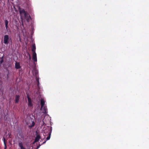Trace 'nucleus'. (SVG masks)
I'll return each mask as SVG.
<instances>
[{"label":"nucleus","mask_w":149,"mask_h":149,"mask_svg":"<svg viewBox=\"0 0 149 149\" xmlns=\"http://www.w3.org/2000/svg\"><path fill=\"white\" fill-rule=\"evenodd\" d=\"M52 129L51 128L48 127L46 129L43 133V135L45 136H48L46 138V140L41 145H39L37 147V149L39 148L40 146L42 144H43L45 143L46 142V141L49 140L51 137V134L52 132Z\"/></svg>","instance_id":"1"},{"label":"nucleus","mask_w":149,"mask_h":149,"mask_svg":"<svg viewBox=\"0 0 149 149\" xmlns=\"http://www.w3.org/2000/svg\"><path fill=\"white\" fill-rule=\"evenodd\" d=\"M19 12L21 16L24 15L25 19H26L27 22H29L31 17L28 13L23 9L19 8Z\"/></svg>","instance_id":"2"},{"label":"nucleus","mask_w":149,"mask_h":149,"mask_svg":"<svg viewBox=\"0 0 149 149\" xmlns=\"http://www.w3.org/2000/svg\"><path fill=\"white\" fill-rule=\"evenodd\" d=\"M10 40L11 42H12V39L11 38H9L8 35H5L4 36L3 42L5 44H8Z\"/></svg>","instance_id":"3"},{"label":"nucleus","mask_w":149,"mask_h":149,"mask_svg":"<svg viewBox=\"0 0 149 149\" xmlns=\"http://www.w3.org/2000/svg\"><path fill=\"white\" fill-rule=\"evenodd\" d=\"M27 98L28 100V105L30 107H31L33 106V104L30 98L29 94L27 95Z\"/></svg>","instance_id":"4"},{"label":"nucleus","mask_w":149,"mask_h":149,"mask_svg":"<svg viewBox=\"0 0 149 149\" xmlns=\"http://www.w3.org/2000/svg\"><path fill=\"white\" fill-rule=\"evenodd\" d=\"M32 60L34 62L37 61L36 54V52H33L32 54Z\"/></svg>","instance_id":"5"},{"label":"nucleus","mask_w":149,"mask_h":149,"mask_svg":"<svg viewBox=\"0 0 149 149\" xmlns=\"http://www.w3.org/2000/svg\"><path fill=\"white\" fill-rule=\"evenodd\" d=\"M40 135L39 134H37L36 137V138L35 139V140H34V143H36L37 142H38L39 141V139H40Z\"/></svg>","instance_id":"6"},{"label":"nucleus","mask_w":149,"mask_h":149,"mask_svg":"<svg viewBox=\"0 0 149 149\" xmlns=\"http://www.w3.org/2000/svg\"><path fill=\"white\" fill-rule=\"evenodd\" d=\"M21 67L19 63L17 62H16L15 65V68L17 69L20 68Z\"/></svg>","instance_id":"7"},{"label":"nucleus","mask_w":149,"mask_h":149,"mask_svg":"<svg viewBox=\"0 0 149 149\" xmlns=\"http://www.w3.org/2000/svg\"><path fill=\"white\" fill-rule=\"evenodd\" d=\"M20 96L19 95H16L15 97V103H17L19 101V99Z\"/></svg>","instance_id":"8"},{"label":"nucleus","mask_w":149,"mask_h":149,"mask_svg":"<svg viewBox=\"0 0 149 149\" xmlns=\"http://www.w3.org/2000/svg\"><path fill=\"white\" fill-rule=\"evenodd\" d=\"M40 104L41 105V109H42L43 106L45 104V101L43 99H42L41 100Z\"/></svg>","instance_id":"9"},{"label":"nucleus","mask_w":149,"mask_h":149,"mask_svg":"<svg viewBox=\"0 0 149 149\" xmlns=\"http://www.w3.org/2000/svg\"><path fill=\"white\" fill-rule=\"evenodd\" d=\"M19 146L20 147V149H25V148L23 147L22 142H19Z\"/></svg>","instance_id":"10"},{"label":"nucleus","mask_w":149,"mask_h":149,"mask_svg":"<svg viewBox=\"0 0 149 149\" xmlns=\"http://www.w3.org/2000/svg\"><path fill=\"white\" fill-rule=\"evenodd\" d=\"M36 49V47L35 46V44H33L32 45V51L33 52H35Z\"/></svg>","instance_id":"11"},{"label":"nucleus","mask_w":149,"mask_h":149,"mask_svg":"<svg viewBox=\"0 0 149 149\" xmlns=\"http://www.w3.org/2000/svg\"><path fill=\"white\" fill-rule=\"evenodd\" d=\"M4 23L5 24V26L6 30H8V22L7 20L6 19L4 21Z\"/></svg>","instance_id":"12"},{"label":"nucleus","mask_w":149,"mask_h":149,"mask_svg":"<svg viewBox=\"0 0 149 149\" xmlns=\"http://www.w3.org/2000/svg\"><path fill=\"white\" fill-rule=\"evenodd\" d=\"M3 141L4 144V147H5L4 149H6V148H7V146H6V144L5 139V138L4 137H3Z\"/></svg>","instance_id":"13"},{"label":"nucleus","mask_w":149,"mask_h":149,"mask_svg":"<svg viewBox=\"0 0 149 149\" xmlns=\"http://www.w3.org/2000/svg\"><path fill=\"white\" fill-rule=\"evenodd\" d=\"M3 60H4V56H3L0 58V64H1L2 63L3 61Z\"/></svg>","instance_id":"14"},{"label":"nucleus","mask_w":149,"mask_h":149,"mask_svg":"<svg viewBox=\"0 0 149 149\" xmlns=\"http://www.w3.org/2000/svg\"><path fill=\"white\" fill-rule=\"evenodd\" d=\"M43 110L44 111V113H46V110H47V108L46 107H43Z\"/></svg>","instance_id":"15"},{"label":"nucleus","mask_w":149,"mask_h":149,"mask_svg":"<svg viewBox=\"0 0 149 149\" xmlns=\"http://www.w3.org/2000/svg\"><path fill=\"white\" fill-rule=\"evenodd\" d=\"M35 123L34 121H32V124L31 125V127H33L35 125Z\"/></svg>","instance_id":"16"},{"label":"nucleus","mask_w":149,"mask_h":149,"mask_svg":"<svg viewBox=\"0 0 149 149\" xmlns=\"http://www.w3.org/2000/svg\"><path fill=\"white\" fill-rule=\"evenodd\" d=\"M39 84H40V82L39 81L37 82V86L38 87L39 89L40 88H39Z\"/></svg>","instance_id":"17"},{"label":"nucleus","mask_w":149,"mask_h":149,"mask_svg":"<svg viewBox=\"0 0 149 149\" xmlns=\"http://www.w3.org/2000/svg\"><path fill=\"white\" fill-rule=\"evenodd\" d=\"M36 81L37 82H39V79L36 77Z\"/></svg>","instance_id":"18"},{"label":"nucleus","mask_w":149,"mask_h":149,"mask_svg":"<svg viewBox=\"0 0 149 149\" xmlns=\"http://www.w3.org/2000/svg\"><path fill=\"white\" fill-rule=\"evenodd\" d=\"M28 54H29V59H31V56H30V54H29V53H28Z\"/></svg>","instance_id":"19"},{"label":"nucleus","mask_w":149,"mask_h":149,"mask_svg":"<svg viewBox=\"0 0 149 149\" xmlns=\"http://www.w3.org/2000/svg\"><path fill=\"white\" fill-rule=\"evenodd\" d=\"M42 122H43V124H44L45 123H44V122L43 121V120Z\"/></svg>","instance_id":"20"}]
</instances>
